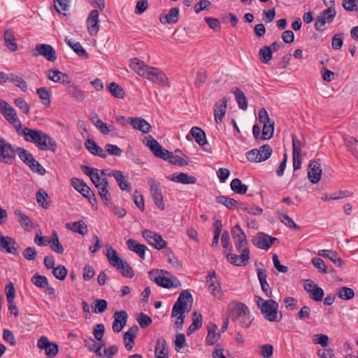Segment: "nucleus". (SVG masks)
I'll list each match as a JSON object with an SVG mask.
<instances>
[{
	"label": "nucleus",
	"instance_id": "f257e3e1",
	"mask_svg": "<svg viewBox=\"0 0 358 358\" xmlns=\"http://www.w3.org/2000/svg\"><path fill=\"white\" fill-rule=\"evenodd\" d=\"M129 66L139 76L145 77L152 83L162 86L169 84L168 77L161 69L151 67L137 58L131 59Z\"/></svg>",
	"mask_w": 358,
	"mask_h": 358
},
{
	"label": "nucleus",
	"instance_id": "f03ea898",
	"mask_svg": "<svg viewBox=\"0 0 358 358\" xmlns=\"http://www.w3.org/2000/svg\"><path fill=\"white\" fill-rule=\"evenodd\" d=\"M24 138L31 142L41 150H50L55 152L57 148L56 141L41 131L24 127Z\"/></svg>",
	"mask_w": 358,
	"mask_h": 358
},
{
	"label": "nucleus",
	"instance_id": "7ed1b4c3",
	"mask_svg": "<svg viewBox=\"0 0 358 358\" xmlns=\"http://www.w3.org/2000/svg\"><path fill=\"white\" fill-rule=\"evenodd\" d=\"M229 318L241 327L248 328L252 322L249 308L241 302L232 301L228 305Z\"/></svg>",
	"mask_w": 358,
	"mask_h": 358
},
{
	"label": "nucleus",
	"instance_id": "20e7f679",
	"mask_svg": "<svg viewBox=\"0 0 358 358\" xmlns=\"http://www.w3.org/2000/svg\"><path fill=\"white\" fill-rule=\"evenodd\" d=\"M147 146L149 147L153 155L159 157L173 165L185 166L189 164V160H186L178 155H174L171 152L163 148L157 140L153 138L151 136H149L148 140Z\"/></svg>",
	"mask_w": 358,
	"mask_h": 358
},
{
	"label": "nucleus",
	"instance_id": "39448f33",
	"mask_svg": "<svg viewBox=\"0 0 358 358\" xmlns=\"http://www.w3.org/2000/svg\"><path fill=\"white\" fill-rule=\"evenodd\" d=\"M109 264L116 268L122 275L128 278H131L134 275L133 268L129 266L127 261L122 260L118 255L115 250L110 247L106 254Z\"/></svg>",
	"mask_w": 358,
	"mask_h": 358
},
{
	"label": "nucleus",
	"instance_id": "423d86ee",
	"mask_svg": "<svg viewBox=\"0 0 358 358\" xmlns=\"http://www.w3.org/2000/svg\"><path fill=\"white\" fill-rule=\"evenodd\" d=\"M255 301L266 320L269 322L276 320L279 306L275 300L268 299L266 301L260 296H255Z\"/></svg>",
	"mask_w": 358,
	"mask_h": 358
},
{
	"label": "nucleus",
	"instance_id": "0eeeda50",
	"mask_svg": "<svg viewBox=\"0 0 358 358\" xmlns=\"http://www.w3.org/2000/svg\"><path fill=\"white\" fill-rule=\"evenodd\" d=\"M157 273V271L152 270L149 272V275L159 286L167 289L180 286V282L169 272L162 270L159 275Z\"/></svg>",
	"mask_w": 358,
	"mask_h": 358
},
{
	"label": "nucleus",
	"instance_id": "6e6552de",
	"mask_svg": "<svg viewBox=\"0 0 358 358\" xmlns=\"http://www.w3.org/2000/svg\"><path fill=\"white\" fill-rule=\"evenodd\" d=\"M187 302L192 303L193 298L190 292L188 289H185L180 293L178 299L173 306L171 317H176L185 315L187 305Z\"/></svg>",
	"mask_w": 358,
	"mask_h": 358
},
{
	"label": "nucleus",
	"instance_id": "1a4fd4ad",
	"mask_svg": "<svg viewBox=\"0 0 358 358\" xmlns=\"http://www.w3.org/2000/svg\"><path fill=\"white\" fill-rule=\"evenodd\" d=\"M231 235L235 247L238 252H242L243 249L249 248L246 235L239 224H236L232 227Z\"/></svg>",
	"mask_w": 358,
	"mask_h": 358
},
{
	"label": "nucleus",
	"instance_id": "9d476101",
	"mask_svg": "<svg viewBox=\"0 0 358 358\" xmlns=\"http://www.w3.org/2000/svg\"><path fill=\"white\" fill-rule=\"evenodd\" d=\"M336 11L334 6H329L324 10L318 16L315 22V28L317 31H322L326 23H331L335 18Z\"/></svg>",
	"mask_w": 358,
	"mask_h": 358
},
{
	"label": "nucleus",
	"instance_id": "9b49d317",
	"mask_svg": "<svg viewBox=\"0 0 358 358\" xmlns=\"http://www.w3.org/2000/svg\"><path fill=\"white\" fill-rule=\"evenodd\" d=\"M142 235L150 245L157 250L163 249L166 246V242L164 240L163 237L157 232L145 229L143 231Z\"/></svg>",
	"mask_w": 358,
	"mask_h": 358
},
{
	"label": "nucleus",
	"instance_id": "f8f14e48",
	"mask_svg": "<svg viewBox=\"0 0 358 358\" xmlns=\"http://www.w3.org/2000/svg\"><path fill=\"white\" fill-rule=\"evenodd\" d=\"M37 347L44 350L45 355L48 357H54L59 352V346L56 343L50 342L48 337L43 336L37 342Z\"/></svg>",
	"mask_w": 358,
	"mask_h": 358
},
{
	"label": "nucleus",
	"instance_id": "ddd939ff",
	"mask_svg": "<svg viewBox=\"0 0 358 358\" xmlns=\"http://www.w3.org/2000/svg\"><path fill=\"white\" fill-rule=\"evenodd\" d=\"M98 190V193L101 198L103 203L108 206L111 203V194L108 189L109 182L107 178H104L101 181V177L99 178V182L93 183Z\"/></svg>",
	"mask_w": 358,
	"mask_h": 358
},
{
	"label": "nucleus",
	"instance_id": "4468645a",
	"mask_svg": "<svg viewBox=\"0 0 358 358\" xmlns=\"http://www.w3.org/2000/svg\"><path fill=\"white\" fill-rule=\"evenodd\" d=\"M148 184L150 187V192L155 205L162 210L165 209V205L163 200L160 185L154 179H150Z\"/></svg>",
	"mask_w": 358,
	"mask_h": 358
},
{
	"label": "nucleus",
	"instance_id": "2eb2a0df",
	"mask_svg": "<svg viewBox=\"0 0 358 358\" xmlns=\"http://www.w3.org/2000/svg\"><path fill=\"white\" fill-rule=\"evenodd\" d=\"M275 241H277L276 238L271 237L263 232H259L253 237L252 241L253 245L257 248L262 250H268Z\"/></svg>",
	"mask_w": 358,
	"mask_h": 358
},
{
	"label": "nucleus",
	"instance_id": "dca6fc26",
	"mask_svg": "<svg viewBox=\"0 0 358 358\" xmlns=\"http://www.w3.org/2000/svg\"><path fill=\"white\" fill-rule=\"evenodd\" d=\"M241 255L238 256L236 254L228 253L226 255L227 260L235 266H246L249 263L250 259V250L249 248L243 249Z\"/></svg>",
	"mask_w": 358,
	"mask_h": 358
},
{
	"label": "nucleus",
	"instance_id": "f3484780",
	"mask_svg": "<svg viewBox=\"0 0 358 358\" xmlns=\"http://www.w3.org/2000/svg\"><path fill=\"white\" fill-rule=\"evenodd\" d=\"M15 157V150L11 145L4 139L0 138V162L11 163Z\"/></svg>",
	"mask_w": 358,
	"mask_h": 358
},
{
	"label": "nucleus",
	"instance_id": "a211bd4d",
	"mask_svg": "<svg viewBox=\"0 0 358 358\" xmlns=\"http://www.w3.org/2000/svg\"><path fill=\"white\" fill-rule=\"evenodd\" d=\"M99 11L96 9L91 10L87 18V25L89 34L91 36H96L100 29Z\"/></svg>",
	"mask_w": 358,
	"mask_h": 358
},
{
	"label": "nucleus",
	"instance_id": "6ab92c4d",
	"mask_svg": "<svg viewBox=\"0 0 358 358\" xmlns=\"http://www.w3.org/2000/svg\"><path fill=\"white\" fill-rule=\"evenodd\" d=\"M24 163H25L33 172L37 173L40 176H43L46 173L45 168L34 158L31 154L27 152L24 149Z\"/></svg>",
	"mask_w": 358,
	"mask_h": 358
},
{
	"label": "nucleus",
	"instance_id": "aec40b11",
	"mask_svg": "<svg viewBox=\"0 0 358 358\" xmlns=\"http://www.w3.org/2000/svg\"><path fill=\"white\" fill-rule=\"evenodd\" d=\"M64 87L68 95L76 101L83 102L85 100V93L78 85L69 81Z\"/></svg>",
	"mask_w": 358,
	"mask_h": 358
},
{
	"label": "nucleus",
	"instance_id": "412c9836",
	"mask_svg": "<svg viewBox=\"0 0 358 358\" xmlns=\"http://www.w3.org/2000/svg\"><path fill=\"white\" fill-rule=\"evenodd\" d=\"M322 169L320 164L317 161H312L309 163L308 177L310 181L313 183H317L321 179Z\"/></svg>",
	"mask_w": 358,
	"mask_h": 358
},
{
	"label": "nucleus",
	"instance_id": "4be33fe9",
	"mask_svg": "<svg viewBox=\"0 0 358 358\" xmlns=\"http://www.w3.org/2000/svg\"><path fill=\"white\" fill-rule=\"evenodd\" d=\"M128 315L126 311H117L114 314V321L113 323V330L114 332H120L126 325Z\"/></svg>",
	"mask_w": 358,
	"mask_h": 358
},
{
	"label": "nucleus",
	"instance_id": "5701e85b",
	"mask_svg": "<svg viewBox=\"0 0 358 358\" xmlns=\"http://www.w3.org/2000/svg\"><path fill=\"white\" fill-rule=\"evenodd\" d=\"M35 49L40 55L50 62H54L57 59L56 52L50 45L38 44Z\"/></svg>",
	"mask_w": 358,
	"mask_h": 358
},
{
	"label": "nucleus",
	"instance_id": "b1692460",
	"mask_svg": "<svg viewBox=\"0 0 358 358\" xmlns=\"http://www.w3.org/2000/svg\"><path fill=\"white\" fill-rule=\"evenodd\" d=\"M108 177L113 176L120 187L122 191L130 192L131 187L129 185V182L126 180L124 173L121 171L115 170L111 171L108 174Z\"/></svg>",
	"mask_w": 358,
	"mask_h": 358
},
{
	"label": "nucleus",
	"instance_id": "393cba45",
	"mask_svg": "<svg viewBox=\"0 0 358 358\" xmlns=\"http://www.w3.org/2000/svg\"><path fill=\"white\" fill-rule=\"evenodd\" d=\"M47 77L54 83L67 85L70 81L69 77L66 73H62L58 69H52L48 71Z\"/></svg>",
	"mask_w": 358,
	"mask_h": 358
},
{
	"label": "nucleus",
	"instance_id": "a878e982",
	"mask_svg": "<svg viewBox=\"0 0 358 358\" xmlns=\"http://www.w3.org/2000/svg\"><path fill=\"white\" fill-rule=\"evenodd\" d=\"M257 277L259 281V283L261 285V287L264 293L267 297H271L272 296V291L270 287L269 284L267 282L266 280V271L265 268H257Z\"/></svg>",
	"mask_w": 358,
	"mask_h": 358
},
{
	"label": "nucleus",
	"instance_id": "bb28decb",
	"mask_svg": "<svg viewBox=\"0 0 358 358\" xmlns=\"http://www.w3.org/2000/svg\"><path fill=\"white\" fill-rule=\"evenodd\" d=\"M3 115L5 118L12 124L16 129L17 134L20 136H22V129L20 122L17 116V114L13 108L10 107L4 113Z\"/></svg>",
	"mask_w": 358,
	"mask_h": 358
},
{
	"label": "nucleus",
	"instance_id": "cd10ccee",
	"mask_svg": "<svg viewBox=\"0 0 358 358\" xmlns=\"http://www.w3.org/2000/svg\"><path fill=\"white\" fill-rule=\"evenodd\" d=\"M85 145L92 155L99 156L103 159L106 158L107 155L105 151L93 139H87Z\"/></svg>",
	"mask_w": 358,
	"mask_h": 358
},
{
	"label": "nucleus",
	"instance_id": "c85d7f7f",
	"mask_svg": "<svg viewBox=\"0 0 358 358\" xmlns=\"http://www.w3.org/2000/svg\"><path fill=\"white\" fill-rule=\"evenodd\" d=\"M129 123L134 129L143 133H148L151 129L150 124L145 120L141 117H130Z\"/></svg>",
	"mask_w": 358,
	"mask_h": 358
},
{
	"label": "nucleus",
	"instance_id": "c756f323",
	"mask_svg": "<svg viewBox=\"0 0 358 358\" xmlns=\"http://www.w3.org/2000/svg\"><path fill=\"white\" fill-rule=\"evenodd\" d=\"M227 98H223L221 103L217 102L215 105L214 116L215 120L217 124H220L222 121V118L226 113L227 110Z\"/></svg>",
	"mask_w": 358,
	"mask_h": 358
},
{
	"label": "nucleus",
	"instance_id": "7c9ffc66",
	"mask_svg": "<svg viewBox=\"0 0 358 358\" xmlns=\"http://www.w3.org/2000/svg\"><path fill=\"white\" fill-rule=\"evenodd\" d=\"M318 255L320 256L325 257L329 258L334 264L338 267L342 268L345 263L344 261L340 258L337 252L331 250H322L319 251Z\"/></svg>",
	"mask_w": 358,
	"mask_h": 358
},
{
	"label": "nucleus",
	"instance_id": "2f4dec72",
	"mask_svg": "<svg viewBox=\"0 0 358 358\" xmlns=\"http://www.w3.org/2000/svg\"><path fill=\"white\" fill-rule=\"evenodd\" d=\"M208 334L206 342L209 345H213L217 343L220 337V334L217 333V327L215 324L210 322L207 327Z\"/></svg>",
	"mask_w": 358,
	"mask_h": 358
},
{
	"label": "nucleus",
	"instance_id": "473e14b6",
	"mask_svg": "<svg viewBox=\"0 0 358 358\" xmlns=\"http://www.w3.org/2000/svg\"><path fill=\"white\" fill-rule=\"evenodd\" d=\"M179 9L178 8H172L169 13L164 15H161L159 21L162 24H174L178 21Z\"/></svg>",
	"mask_w": 358,
	"mask_h": 358
},
{
	"label": "nucleus",
	"instance_id": "72a5a7b5",
	"mask_svg": "<svg viewBox=\"0 0 358 358\" xmlns=\"http://www.w3.org/2000/svg\"><path fill=\"white\" fill-rule=\"evenodd\" d=\"M128 248L136 252L141 259L145 258V253L148 249L145 245L138 243L136 240L130 238L127 241Z\"/></svg>",
	"mask_w": 358,
	"mask_h": 358
},
{
	"label": "nucleus",
	"instance_id": "f704fd0d",
	"mask_svg": "<svg viewBox=\"0 0 358 358\" xmlns=\"http://www.w3.org/2000/svg\"><path fill=\"white\" fill-rule=\"evenodd\" d=\"M66 228L81 235H85L87 233V226L83 220L66 223Z\"/></svg>",
	"mask_w": 358,
	"mask_h": 358
},
{
	"label": "nucleus",
	"instance_id": "c9c22d12",
	"mask_svg": "<svg viewBox=\"0 0 358 358\" xmlns=\"http://www.w3.org/2000/svg\"><path fill=\"white\" fill-rule=\"evenodd\" d=\"M189 134L195 138L196 142L201 146L208 144L205 132L199 127H193Z\"/></svg>",
	"mask_w": 358,
	"mask_h": 358
},
{
	"label": "nucleus",
	"instance_id": "e433bc0d",
	"mask_svg": "<svg viewBox=\"0 0 358 358\" xmlns=\"http://www.w3.org/2000/svg\"><path fill=\"white\" fill-rule=\"evenodd\" d=\"M16 244L13 238L9 236H4L0 241V250L8 253H14L16 250Z\"/></svg>",
	"mask_w": 358,
	"mask_h": 358
},
{
	"label": "nucleus",
	"instance_id": "4c0bfd02",
	"mask_svg": "<svg viewBox=\"0 0 358 358\" xmlns=\"http://www.w3.org/2000/svg\"><path fill=\"white\" fill-rule=\"evenodd\" d=\"M202 326V315L200 313H198L197 311H194L193 313V318H192V323L189 327L187 331V335L189 336L192 333H194L195 331L200 329Z\"/></svg>",
	"mask_w": 358,
	"mask_h": 358
},
{
	"label": "nucleus",
	"instance_id": "58836bf2",
	"mask_svg": "<svg viewBox=\"0 0 358 358\" xmlns=\"http://www.w3.org/2000/svg\"><path fill=\"white\" fill-rule=\"evenodd\" d=\"M48 243L50 248L56 253L62 254L64 252V248L59 243L58 235L55 231H52L51 236L48 239Z\"/></svg>",
	"mask_w": 358,
	"mask_h": 358
},
{
	"label": "nucleus",
	"instance_id": "ea45409f",
	"mask_svg": "<svg viewBox=\"0 0 358 358\" xmlns=\"http://www.w3.org/2000/svg\"><path fill=\"white\" fill-rule=\"evenodd\" d=\"M170 180L185 185L194 184L196 182V177L193 176H189L185 173H180L178 176L172 177L170 178Z\"/></svg>",
	"mask_w": 358,
	"mask_h": 358
},
{
	"label": "nucleus",
	"instance_id": "a19ab883",
	"mask_svg": "<svg viewBox=\"0 0 358 358\" xmlns=\"http://www.w3.org/2000/svg\"><path fill=\"white\" fill-rule=\"evenodd\" d=\"M215 199L217 203L224 205L230 210L236 208V206L238 204L236 200L226 196H218Z\"/></svg>",
	"mask_w": 358,
	"mask_h": 358
},
{
	"label": "nucleus",
	"instance_id": "79ce46f5",
	"mask_svg": "<svg viewBox=\"0 0 358 358\" xmlns=\"http://www.w3.org/2000/svg\"><path fill=\"white\" fill-rule=\"evenodd\" d=\"M337 296L343 300H350L355 296V292L352 288L341 287L336 289Z\"/></svg>",
	"mask_w": 358,
	"mask_h": 358
},
{
	"label": "nucleus",
	"instance_id": "37998d69",
	"mask_svg": "<svg viewBox=\"0 0 358 358\" xmlns=\"http://www.w3.org/2000/svg\"><path fill=\"white\" fill-rule=\"evenodd\" d=\"M231 189L239 194H244L248 190V185L242 183L241 180L238 178H235L231 182Z\"/></svg>",
	"mask_w": 358,
	"mask_h": 358
},
{
	"label": "nucleus",
	"instance_id": "c03bdc74",
	"mask_svg": "<svg viewBox=\"0 0 358 358\" xmlns=\"http://www.w3.org/2000/svg\"><path fill=\"white\" fill-rule=\"evenodd\" d=\"M36 196L37 203L41 207L45 208V209L49 208L50 203L47 201L49 196H48V193L44 189H40L36 192Z\"/></svg>",
	"mask_w": 358,
	"mask_h": 358
},
{
	"label": "nucleus",
	"instance_id": "a18cd8bd",
	"mask_svg": "<svg viewBox=\"0 0 358 358\" xmlns=\"http://www.w3.org/2000/svg\"><path fill=\"white\" fill-rule=\"evenodd\" d=\"M36 94L41 100L42 103L48 107L50 105V92L46 87H40L36 90Z\"/></svg>",
	"mask_w": 358,
	"mask_h": 358
},
{
	"label": "nucleus",
	"instance_id": "49530a36",
	"mask_svg": "<svg viewBox=\"0 0 358 358\" xmlns=\"http://www.w3.org/2000/svg\"><path fill=\"white\" fill-rule=\"evenodd\" d=\"M155 352L162 355V357H166V358H168L167 343L163 337H159L157 340Z\"/></svg>",
	"mask_w": 358,
	"mask_h": 358
},
{
	"label": "nucleus",
	"instance_id": "de8ad7c7",
	"mask_svg": "<svg viewBox=\"0 0 358 358\" xmlns=\"http://www.w3.org/2000/svg\"><path fill=\"white\" fill-rule=\"evenodd\" d=\"M4 41L6 47L11 51H15L17 49V43L15 41L13 33L7 30L4 34Z\"/></svg>",
	"mask_w": 358,
	"mask_h": 358
},
{
	"label": "nucleus",
	"instance_id": "09e8293b",
	"mask_svg": "<svg viewBox=\"0 0 358 358\" xmlns=\"http://www.w3.org/2000/svg\"><path fill=\"white\" fill-rule=\"evenodd\" d=\"M234 93L239 108L244 110H246L248 108V100L244 93L239 88H236Z\"/></svg>",
	"mask_w": 358,
	"mask_h": 358
},
{
	"label": "nucleus",
	"instance_id": "8fccbe9b",
	"mask_svg": "<svg viewBox=\"0 0 358 358\" xmlns=\"http://www.w3.org/2000/svg\"><path fill=\"white\" fill-rule=\"evenodd\" d=\"M67 44L74 50V52L84 58H88L89 55L81 44L78 42H72L71 40L66 39Z\"/></svg>",
	"mask_w": 358,
	"mask_h": 358
},
{
	"label": "nucleus",
	"instance_id": "3c124183",
	"mask_svg": "<svg viewBox=\"0 0 358 358\" xmlns=\"http://www.w3.org/2000/svg\"><path fill=\"white\" fill-rule=\"evenodd\" d=\"M108 90L112 95L117 99H122L124 96V92L122 87L115 82H112L109 84Z\"/></svg>",
	"mask_w": 358,
	"mask_h": 358
},
{
	"label": "nucleus",
	"instance_id": "603ef678",
	"mask_svg": "<svg viewBox=\"0 0 358 358\" xmlns=\"http://www.w3.org/2000/svg\"><path fill=\"white\" fill-rule=\"evenodd\" d=\"M81 169L87 176H88L90 178L93 183H95V182H99L100 178L99 169H94L85 165H82Z\"/></svg>",
	"mask_w": 358,
	"mask_h": 358
},
{
	"label": "nucleus",
	"instance_id": "864d4df0",
	"mask_svg": "<svg viewBox=\"0 0 358 358\" xmlns=\"http://www.w3.org/2000/svg\"><path fill=\"white\" fill-rule=\"evenodd\" d=\"M274 131V121L264 124L261 139L268 140L272 138Z\"/></svg>",
	"mask_w": 358,
	"mask_h": 358
},
{
	"label": "nucleus",
	"instance_id": "5fc2aeb1",
	"mask_svg": "<svg viewBox=\"0 0 358 358\" xmlns=\"http://www.w3.org/2000/svg\"><path fill=\"white\" fill-rule=\"evenodd\" d=\"M259 59L264 64H267L272 58V51L268 46H263L259 50Z\"/></svg>",
	"mask_w": 358,
	"mask_h": 358
},
{
	"label": "nucleus",
	"instance_id": "6e6d98bb",
	"mask_svg": "<svg viewBox=\"0 0 358 358\" xmlns=\"http://www.w3.org/2000/svg\"><path fill=\"white\" fill-rule=\"evenodd\" d=\"M31 282L37 287L43 288L48 285V280L45 276L36 273L31 278Z\"/></svg>",
	"mask_w": 358,
	"mask_h": 358
},
{
	"label": "nucleus",
	"instance_id": "4d7b16f0",
	"mask_svg": "<svg viewBox=\"0 0 358 358\" xmlns=\"http://www.w3.org/2000/svg\"><path fill=\"white\" fill-rule=\"evenodd\" d=\"M343 138L349 151L353 155H356L357 154V151L355 148V145H358V141L355 138L350 136H343Z\"/></svg>",
	"mask_w": 358,
	"mask_h": 358
},
{
	"label": "nucleus",
	"instance_id": "13d9d810",
	"mask_svg": "<svg viewBox=\"0 0 358 358\" xmlns=\"http://www.w3.org/2000/svg\"><path fill=\"white\" fill-rule=\"evenodd\" d=\"M278 214L280 215V220L285 224V226H287V227L290 228V229H296V230H299L300 229V227H299L294 222V220L289 217L288 215H284L281 213H280L279 211H278Z\"/></svg>",
	"mask_w": 358,
	"mask_h": 358
},
{
	"label": "nucleus",
	"instance_id": "bf43d9fd",
	"mask_svg": "<svg viewBox=\"0 0 358 358\" xmlns=\"http://www.w3.org/2000/svg\"><path fill=\"white\" fill-rule=\"evenodd\" d=\"M258 151H259L258 157L259 159H261V162H264L271 157L273 150L269 145L266 144L261 146Z\"/></svg>",
	"mask_w": 358,
	"mask_h": 358
},
{
	"label": "nucleus",
	"instance_id": "052dcab7",
	"mask_svg": "<svg viewBox=\"0 0 358 358\" xmlns=\"http://www.w3.org/2000/svg\"><path fill=\"white\" fill-rule=\"evenodd\" d=\"M208 289L210 293L218 299L222 297V292L220 283L217 281H213L208 285Z\"/></svg>",
	"mask_w": 358,
	"mask_h": 358
},
{
	"label": "nucleus",
	"instance_id": "680f3d73",
	"mask_svg": "<svg viewBox=\"0 0 358 358\" xmlns=\"http://www.w3.org/2000/svg\"><path fill=\"white\" fill-rule=\"evenodd\" d=\"M53 275L59 280H63L67 275V269L63 265H58L52 268Z\"/></svg>",
	"mask_w": 358,
	"mask_h": 358
},
{
	"label": "nucleus",
	"instance_id": "e2e57ef3",
	"mask_svg": "<svg viewBox=\"0 0 358 358\" xmlns=\"http://www.w3.org/2000/svg\"><path fill=\"white\" fill-rule=\"evenodd\" d=\"M136 320L142 329H145L149 327L152 321L150 316L143 313H139Z\"/></svg>",
	"mask_w": 358,
	"mask_h": 358
},
{
	"label": "nucleus",
	"instance_id": "0e129e2a",
	"mask_svg": "<svg viewBox=\"0 0 358 358\" xmlns=\"http://www.w3.org/2000/svg\"><path fill=\"white\" fill-rule=\"evenodd\" d=\"M94 303V309L93 312L94 313H101L107 309L108 303L105 299H95Z\"/></svg>",
	"mask_w": 358,
	"mask_h": 358
},
{
	"label": "nucleus",
	"instance_id": "69168bd1",
	"mask_svg": "<svg viewBox=\"0 0 358 358\" xmlns=\"http://www.w3.org/2000/svg\"><path fill=\"white\" fill-rule=\"evenodd\" d=\"M208 77L207 71L203 69L198 71L196 73V78L194 82L196 87L199 88L206 80Z\"/></svg>",
	"mask_w": 358,
	"mask_h": 358
},
{
	"label": "nucleus",
	"instance_id": "338daca9",
	"mask_svg": "<svg viewBox=\"0 0 358 358\" xmlns=\"http://www.w3.org/2000/svg\"><path fill=\"white\" fill-rule=\"evenodd\" d=\"M55 8L56 10L62 13V11H66L69 8V0H54Z\"/></svg>",
	"mask_w": 358,
	"mask_h": 358
},
{
	"label": "nucleus",
	"instance_id": "774afa93",
	"mask_svg": "<svg viewBox=\"0 0 358 358\" xmlns=\"http://www.w3.org/2000/svg\"><path fill=\"white\" fill-rule=\"evenodd\" d=\"M343 7L347 11L357 10L358 0H343Z\"/></svg>",
	"mask_w": 358,
	"mask_h": 358
}]
</instances>
